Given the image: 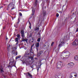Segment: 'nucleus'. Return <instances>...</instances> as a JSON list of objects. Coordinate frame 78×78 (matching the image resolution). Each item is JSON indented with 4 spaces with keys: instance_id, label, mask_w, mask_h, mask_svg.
I'll use <instances>...</instances> for the list:
<instances>
[{
    "instance_id": "f257e3e1",
    "label": "nucleus",
    "mask_w": 78,
    "mask_h": 78,
    "mask_svg": "<svg viewBox=\"0 0 78 78\" xmlns=\"http://www.w3.org/2000/svg\"><path fill=\"white\" fill-rule=\"evenodd\" d=\"M21 37L22 38L21 39L22 41H23V42H25V41L27 43H28V39L25 38L24 39V37H25V33H24V31L22 30L21 31Z\"/></svg>"
},
{
    "instance_id": "f03ea898",
    "label": "nucleus",
    "mask_w": 78,
    "mask_h": 78,
    "mask_svg": "<svg viewBox=\"0 0 78 78\" xmlns=\"http://www.w3.org/2000/svg\"><path fill=\"white\" fill-rule=\"evenodd\" d=\"M33 54H34V52H31V51H29V53H28V51H26L24 54V57L26 58V57L29 56H29H32Z\"/></svg>"
},
{
    "instance_id": "7ed1b4c3",
    "label": "nucleus",
    "mask_w": 78,
    "mask_h": 78,
    "mask_svg": "<svg viewBox=\"0 0 78 78\" xmlns=\"http://www.w3.org/2000/svg\"><path fill=\"white\" fill-rule=\"evenodd\" d=\"M43 17L42 18L41 23H42L44 20V17L46 16V11L45 10H44L43 12Z\"/></svg>"
},
{
    "instance_id": "20e7f679",
    "label": "nucleus",
    "mask_w": 78,
    "mask_h": 78,
    "mask_svg": "<svg viewBox=\"0 0 78 78\" xmlns=\"http://www.w3.org/2000/svg\"><path fill=\"white\" fill-rule=\"evenodd\" d=\"M62 62H59L57 64V69H60L62 67Z\"/></svg>"
},
{
    "instance_id": "39448f33",
    "label": "nucleus",
    "mask_w": 78,
    "mask_h": 78,
    "mask_svg": "<svg viewBox=\"0 0 78 78\" xmlns=\"http://www.w3.org/2000/svg\"><path fill=\"white\" fill-rule=\"evenodd\" d=\"M78 44V40L76 39L75 41L73 43V46H76Z\"/></svg>"
},
{
    "instance_id": "423d86ee",
    "label": "nucleus",
    "mask_w": 78,
    "mask_h": 78,
    "mask_svg": "<svg viewBox=\"0 0 78 78\" xmlns=\"http://www.w3.org/2000/svg\"><path fill=\"white\" fill-rule=\"evenodd\" d=\"M35 47H36V49L37 50V52H38L39 51V43L37 42L35 43Z\"/></svg>"
},
{
    "instance_id": "0eeeda50",
    "label": "nucleus",
    "mask_w": 78,
    "mask_h": 78,
    "mask_svg": "<svg viewBox=\"0 0 78 78\" xmlns=\"http://www.w3.org/2000/svg\"><path fill=\"white\" fill-rule=\"evenodd\" d=\"M64 39L61 42V43L60 44L58 45V47H61L63 45L65 44V43L64 42Z\"/></svg>"
},
{
    "instance_id": "6e6552de",
    "label": "nucleus",
    "mask_w": 78,
    "mask_h": 78,
    "mask_svg": "<svg viewBox=\"0 0 78 78\" xmlns=\"http://www.w3.org/2000/svg\"><path fill=\"white\" fill-rule=\"evenodd\" d=\"M10 62H12L10 65L11 66V68H12V67H16V62H13L11 61Z\"/></svg>"
},
{
    "instance_id": "1a4fd4ad",
    "label": "nucleus",
    "mask_w": 78,
    "mask_h": 78,
    "mask_svg": "<svg viewBox=\"0 0 78 78\" xmlns=\"http://www.w3.org/2000/svg\"><path fill=\"white\" fill-rule=\"evenodd\" d=\"M27 76H29V77H30V78H32V76H33L31 74H30V73L27 72Z\"/></svg>"
},
{
    "instance_id": "9d476101",
    "label": "nucleus",
    "mask_w": 78,
    "mask_h": 78,
    "mask_svg": "<svg viewBox=\"0 0 78 78\" xmlns=\"http://www.w3.org/2000/svg\"><path fill=\"white\" fill-rule=\"evenodd\" d=\"M33 47H34V44H33L31 46L30 48V49L29 51H30L31 52H34L32 50V48Z\"/></svg>"
},
{
    "instance_id": "9b49d317",
    "label": "nucleus",
    "mask_w": 78,
    "mask_h": 78,
    "mask_svg": "<svg viewBox=\"0 0 78 78\" xmlns=\"http://www.w3.org/2000/svg\"><path fill=\"white\" fill-rule=\"evenodd\" d=\"M12 54H14V55L16 54V55H17V52L16 51L13 50L12 51Z\"/></svg>"
},
{
    "instance_id": "f8f14e48",
    "label": "nucleus",
    "mask_w": 78,
    "mask_h": 78,
    "mask_svg": "<svg viewBox=\"0 0 78 78\" xmlns=\"http://www.w3.org/2000/svg\"><path fill=\"white\" fill-rule=\"evenodd\" d=\"M32 13L31 15L32 16H33V15L34 14V12H35V10H34V7H33L32 8Z\"/></svg>"
},
{
    "instance_id": "ddd939ff",
    "label": "nucleus",
    "mask_w": 78,
    "mask_h": 78,
    "mask_svg": "<svg viewBox=\"0 0 78 78\" xmlns=\"http://www.w3.org/2000/svg\"><path fill=\"white\" fill-rule=\"evenodd\" d=\"M66 53V56H69L70 54V52L69 51H66L65 52V53Z\"/></svg>"
},
{
    "instance_id": "4468645a",
    "label": "nucleus",
    "mask_w": 78,
    "mask_h": 78,
    "mask_svg": "<svg viewBox=\"0 0 78 78\" xmlns=\"http://www.w3.org/2000/svg\"><path fill=\"white\" fill-rule=\"evenodd\" d=\"M38 2V1H37V0H35V2H34V7L36 6H37V5Z\"/></svg>"
},
{
    "instance_id": "2eb2a0df",
    "label": "nucleus",
    "mask_w": 78,
    "mask_h": 78,
    "mask_svg": "<svg viewBox=\"0 0 78 78\" xmlns=\"http://www.w3.org/2000/svg\"><path fill=\"white\" fill-rule=\"evenodd\" d=\"M69 63L70 64V67H71V68H72V67H73V66H74V64H73V63L71 62Z\"/></svg>"
},
{
    "instance_id": "dca6fc26",
    "label": "nucleus",
    "mask_w": 78,
    "mask_h": 78,
    "mask_svg": "<svg viewBox=\"0 0 78 78\" xmlns=\"http://www.w3.org/2000/svg\"><path fill=\"white\" fill-rule=\"evenodd\" d=\"M0 70L2 72H4V71H3V67L2 66H1V67L0 68Z\"/></svg>"
},
{
    "instance_id": "f3484780",
    "label": "nucleus",
    "mask_w": 78,
    "mask_h": 78,
    "mask_svg": "<svg viewBox=\"0 0 78 78\" xmlns=\"http://www.w3.org/2000/svg\"><path fill=\"white\" fill-rule=\"evenodd\" d=\"M71 73L70 76V78H75L73 76L74 75V73Z\"/></svg>"
},
{
    "instance_id": "a211bd4d",
    "label": "nucleus",
    "mask_w": 78,
    "mask_h": 78,
    "mask_svg": "<svg viewBox=\"0 0 78 78\" xmlns=\"http://www.w3.org/2000/svg\"><path fill=\"white\" fill-rule=\"evenodd\" d=\"M15 42H19V41L20 40V38L16 37L15 39Z\"/></svg>"
},
{
    "instance_id": "6ab92c4d",
    "label": "nucleus",
    "mask_w": 78,
    "mask_h": 78,
    "mask_svg": "<svg viewBox=\"0 0 78 78\" xmlns=\"http://www.w3.org/2000/svg\"><path fill=\"white\" fill-rule=\"evenodd\" d=\"M74 59L76 61H78V56H76L74 57Z\"/></svg>"
},
{
    "instance_id": "aec40b11",
    "label": "nucleus",
    "mask_w": 78,
    "mask_h": 78,
    "mask_svg": "<svg viewBox=\"0 0 78 78\" xmlns=\"http://www.w3.org/2000/svg\"><path fill=\"white\" fill-rule=\"evenodd\" d=\"M67 67L68 68H70V69L72 68L70 67V65L69 63L67 65Z\"/></svg>"
},
{
    "instance_id": "412c9836",
    "label": "nucleus",
    "mask_w": 78,
    "mask_h": 78,
    "mask_svg": "<svg viewBox=\"0 0 78 78\" xmlns=\"http://www.w3.org/2000/svg\"><path fill=\"white\" fill-rule=\"evenodd\" d=\"M28 58L29 59H31L32 60H33V57L31 56H28Z\"/></svg>"
},
{
    "instance_id": "4be33fe9",
    "label": "nucleus",
    "mask_w": 78,
    "mask_h": 78,
    "mask_svg": "<svg viewBox=\"0 0 78 78\" xmlns=\"http://www.w3.org/2000/svg\"><path fill=\"white\" fill-rule=\"evenodd\" d=\"M21 57V55H19L17 56H16V59H19V58H20Z\"/></svg>"
},
{
    "instance_id": "5701e85b",
    "label": "nucleus",
    "mask_w": 78,
    "mask_h": 78,
    "mask_svg": "<svg viewBox=\"0 0 78 78\" xmlns=\"http://www.w3.org/2000/svg\"><path fill=\"white\" fill-rule=\"evenodd\" d=\"M55 78H61V76H55Z\"/></svg>"
},
{
    "instance_id": "b1692460",
    "label": "nucleus",
    "mask_w": 78,
    "mask_h": 78,
    "mask_svg": "<svg viewBox=\"0 0 78 78\" xmlns=\"http://www.w3.org/2000/svg\"><path fill=\"white\" fill-rule=\"evenodd\" d=\"M20 60L21 61H22L23 64H26V60L25 61L24 60Z\"/></svg>"
},
{
    "instance_id": "393cba45",
    "label": "nucleus",
    "mask_w": 78,
    "mask_h": 78,
    "mask_svg": "<svg viewBox=\"0 0 78 78\" xmlns=\"http://www.w3.org/2000/svg\"><path fill=\"white\" fill-rule=\"evenodd\" d=\"M42 51H40L39 52L38 55H39H39H41V54L42 53Z\"/></svg>"
},
{
    "instance_id": "a878e982",
    "label": "nucleus",
    "mask_w": 78,
    "mask_h": 78,
    "mask_svg": "<svg viewBox=\"0 0 78 78\" xmlns=\"http://www.w3.org/2000/svg\"><path fill=\"white\" fill-rule=\"evenodd\" d=\"M20 35L19 34H18L16 35V37H17V38H20Z\"/></svg>"
},
{
    "instance_id": "bb28decb",
    "label": "nucleus",
    "mask_w": 78,
    "mask_h": 78,
    "mask_svg": "<svg viewBox=\"0 0 78 78\" xmlns=\"http://www.w3.org/2000/svg\"><path fill=\"white\" fill-rule=\"evenodd\" d=\"M33 32L31 33L30 34L29 37H31V36H32V35H33Z\"/></svg>"
},
{
    "instance_id": "cd10ccee",
    "label": "nucleus",
    "mask_w": 78,
    "mask_h": 78,
    "mask_svg": "<svg viewBox=\"0 0 78 78\" xmlns=\"http://www.w3.org/2000/svg\"><path fill=\"white\" fill-rule=\"evenodd\" d=\"M37 42H40L41 41V38H39L37 40Z\"/></svg>"
},
{
    "instance_id": "c85d7f7f",
    "label": "nucleus",
    "mask_w": 78,
    "mask_h": 78,
    "mask_svg": "<svg viewBox=\"0 0 78 78\" xmlns=\"http://www.w3.org/2000/svg\"><path fill=\"white\" fill-rule=\"evenodd\" d=\"M42 9H43L44 8V4H42Z\"/></svg>"
},
{
    "instance_id": "c756f323",
    "label": "nucleus",
    "mask_w": 78,
    "mask_h": 78,
    "mask_svg": "<svg viewBox=\"0 0 78 78\" xmlns=\"http://www.w3.org/2000/svg\"><path fill=\"white\" fill-rule=\"evenodd\" d=\"M39 27H37L35 29V31H36V30H39Z\"/></svg>"
},
{
    "instance_id": "7c9ffc66",
    "label": "nucleus",
    "mask_w": 78,
    "mask_h": 78,
    "mask_svg": "<svg viewBox=\"0 0 78 78\" xmlns=\"http://www.w3.org/2000/svg\"><path fill=\"white\" fill-rule=\"evenodd\" d=\"M7 67H8V68H9V69H10V67L11 68V65H8L7 66Z\"/></svg>"
},
{
    "instance_id": "2f4dec72",
    "label": "nucleus",
    "mask_w": 78,
    "mask_h": 78,
    "mask_svg": "<svg viewBox=\"0 0 78 78\" xmlns=\"http://www.w3.org/2000/svg\"><path fill=\"white\" fill-rule=\"evenodd\" d=\"M19 44V42H16V43L15 44L16 47H17V44Z\"/></svg>"
},
{
    "instance_id": "473e14b6",
    "label": "nucleus",
    "mask_w": 78,
    "mask_h": 78,
    "mask_svg": "<svg viewBox=\"0 0 78 78\" xmlns=\"http://www.w3.org/2000/svg\"><path fill=\"white\" fill-rule=\"evenodd\" d=\"M56 17H58L59 16V14H58V13H57L56 14Z\"/></svg>"
},
{
    "instance_id": "72a5a7b5",
    "label": "nucleus",
    "mask_w": 78,
    "mask_h": 78,
    "mask_svg": "<svg viewBox=\"0 0 78 78\" xmlns=\"http://www.w3.org/2000/svg\"><path fill=\"white\" fill-rule=\"evenodd\" d=\"M53 44H54V42H53L51 43V46H53Z\"/></svg>"
},
{
    "instance_id": "f704fd0d",
    "label": "nucleus",
    "mask_w": 78,
    "mask_h": 78,
    "mask_svg": "<svg viewBox=\"0 0 78 78\" xmlns=\"http://www.w3.org/2000/svg\"><path fill=\"white\" fill-rule=\"evenodd\" d=\"M19 14L20 16H22V13L21 12H20Z\"/></svg>"
},
{
    "instance_id": "c9c22d12",
    "label": "nucleus",
    "mask_w": 78,
    "mask_h": 78,
    "mask_svg": "<svg viewBox=\"0 0 78 78\" xmlns=\"http://www.w3.org/2000/svg\"><path fill=\"white\" fill-rule=\"evenodd\" d=\"M69 55H68L67 56V55H66V58H69Z\"/></svg>"
},
{
    "instance_id": "e433bc0d",
    "label": "nucleus",
    "mask_w": 78,
    "mask_h": 78,
    "mask_svg": "<svg viewBox=\"0 0 78 78\" xmlns=\"http://www.w3.org/2000/svg\"><path fill=\"white\" fill-rule=\"evenodd\" d=\"M29 23L30 25H31V23H30V21H29Z\"/></svg>"
},
{
    "instance_id": "4c0bfd02",
    "label": "nucleus",
    "mask_w": 78,
    "mask_h": 78,
    "mask_svg": "<svg viewBox=\"0 0 78 78\" xmlns=\"http://www.w3.org/2000/svg\"><path fill=\"white\" fill-rule=\"evenodd\" d=\"M19 22H20V20H19V19L18 20V22L17 23V24H19Z\"/></svg>"
},
{
    "instance_id": "58836bf2",
    "label": "nucleus",
    "mask_w": 78,
    "mask_h": 78,
    "mask_svg": "<svg viewBox=\"0 0 78 78\" xmlns=\"http://www.w3.org/2000/svg\"><path fill=\"white\" fill-rule=\"evenodd\" d=\"M29 28H30V29H31V25H30L29 26Z\"/></svg>"
},
{
    "instance_id": "ea45409f",
    "label": "nucleus",
    "mask_w": 78,
    "mask_h": 78,
    "mask_svg": "<svg viewBox=\"0 0 78 78\" xmlns=\"http://www.w3.org/2000/svg\"><path fill=\"white\" fill-rule=\"evenodd\" d=\"M38 34H39V35H40V36H39L40 37H41V34L39 33H38Z\"/></svg>"
},
{
    "instance_id": "a19ab883",
    "label": "nucleus",
    "mask_w": 78,
    "mask_h": 78,
    "mask_svg": "<svg viewBox=\"0 0 78 78\" xmlns=\"http://www.w3.org/2000/svg\"><path fill=\"white\" fill-rule=\"evenodd\" d=\"M10 46H11V45H10V44H9V46L7 45L8 47H10Z\"/></svg>"
},
{
    "instance_id": "79ce46f5",
    "label": "nucleus",
    "mask_w": 78,
    "mask_h": 78,
    "mask_svg": "<svg viewBox=\"0 0 78 78\" xmlns=\"http://www.w3.org/2000/svg\"><path fill=\"white\" fill-rule=\"evenodd\" d=\"M6 27H3V30H5V29Z\"/></svg>"
},
{
    "instance_id": "37998d69",
    "label": "nucleus",
    "mask_w": 78,
    "mask_h": 78,
    "mask_svg": "<svg viewBox=\"0 0 78 78\" xmlns=\"http://www.w3.org/2000/svg\"><path fill=\"white\" fill-rule=\"evenodd\" d=\"M78 28H77V29L76 30V32H78Z\"/></svg>"
},
{
    "instance_id": "c03bdc74",
    "label": "nucleus",
    "mask_w": 78,
    "mask_h": 78,
    "mask_svg": "<svg viewBox=\"0 0 78 78\" xmlns=\"http://www.w3.org/2000/svg\"><path fill=\"white\" fill-rule=\"evenodd\" d=\"M46 1H47V2H49V0H45Z\"/></svg>"
},
{
    "instance_id": "a18cd8bd",
    "label": "nucleus",
    "mask_w": 78,
    "mask_h": 78,
    "mask_svg": "<svg viewBox=\"0 0 78 78\" xmlns=\"http://www.w3.org/2000/svg\"><path fill=\"white\" fill-rule=\"evenodd\" d=\"M39 68H37V72H38V71H39Z\"/></svg>"
},
{
    "instance_id": "49530a36",
    "label": "nucleus",
    "mask_w": 78,
    "mask_h": 78,
    "mask_svg": "<svg viewBox=\"0 0 78 78\" xmlns=\"http://www.w3.org/2000/svg\"><path fill=\"white\" fill-rule=\"evenodd\" d=\"M74 76H77V75H74Z\"/></svg>"
},
{
    "instance_id": "de8ad7c7",
    "label": "nucleus",
    "mask_w": 78,
    "mask_h": 78,
    "mask_svg": "<svg viewBox=\"0 0 78 78\" xmlns=\"http://www.w3.org/2000/svg\"><path fill=\"white\" fill-rule=\"evenodd\" d=\"M35 58V59H36V60H37V58Z\"/></svg>"
},
{
    "instance_id": "09e8293b",
    "label": "nucleus",
    "mask_w": 78,
    "mask_h": 78,
    "mask_svg": "<svg viewBox=\"0 0 78 78\" xmlns=\"http://www.w3.org/2000/svg\"><path fill=\"white\" fill-rule=\"evenodd\" d=\"M73 15H74V14H75V13L73 12Z\"/></svg>"
},
{
    "instance_id": "8fccbe9b",
    "label": "nucleus",
    "mask_w": 78,
    "mask_h": 78,
    "mask_svg": "<svg viewBox=\"0 0 78 78\" xmlns=\"http://www.w3.org/2000/svg\"><path fill=\"white\" fill-rule=\"evenodd\" d=\"M3 76V77H4V78H6V76Z\"/></svg>"
},
{
    "instance_id": "3c124183",
    "label": "nucleus",
    "mask_w": 78,
    "mask_h": 78,
    "mask_svg": "<svg viewBox=\"0 0 78 78\" xmlns=\"http://www.w3.org/2000/svg\"><path fill=\"white\" fill-rule=\"evenodd\" d=\"M14 9V8H12L11 9Z\"/></svg>"
},
{
    "instance_id": "603ef678",
    "label": "nucleus",
    "mask_w": 78,
    "mask_h": 78,
    "mask_svg": "<svg viewBox=\"0 0 78 78\" xmlns=\"http://www.w3.org/2000/svg\"><path fill=\"white\" fill-rule=\"evenodd\" d=\"M2 8V7H0V9H1V8Z\"/></svg>"
},
{
    "instance_id": "864d4df0",
    "label": "nucleus",
    "mask_w": 78,
    "mask_h": 78,
    "mask_svg": "<svg viewBox=\"0 0 78 78\" xmlns=\"http://www.w3.org/2000/svg\"><path fill=\"white\" fill-rule=\"evenodd\" d=\"M9 64H11V63H10V62H9Z\"/></svg>"
},
{
    "instance_id": "5fc2aeb1",
    "label": "nucleus",
    "mask_w": 78,
    "mask_h": 78,
    "mask_svg": "<svg viewBox=\"0 0 78 78\" xmlns=\"http://www.w3.org/2000/svg\"><path fill=\"white\" fill-rule=\"evenodd\" d=\"M60 6H61V4H60Z\"/></svg>"
},
{
    "instance_id": "6e6d98bb",
    "label": "nucleus",
    "mask_w": 78,
    "mask_h": 78,
    "mask_svg": "<svg viewBox=\"0 0 78 78\" xmlns=\"http://www.w3.org/2000/svg\"><path fill=\"white\" fill-rule=\"evenodd\" d=\"M31 42H33V41H32Z\"/></svg>"
},
{
    "instance_id": "4d7b16f0",
    "label": "nucleus",
    "mask_w": 78,
    "mask_h": 78,
    "mask_svg": "<svg viewBox=\"0 0 78 78\" xmlns=\"http://www.w3.org/2000/svg\"><path fill=\"white\" fill-rule=\"evenodd\" d=\"M14 35H15V36H16V34H14Z\"/></svg>"
},
{
    "instance_id": "13d9d810",
    "label": "nucleus",
    "mask_w": 78,
    "mask_h": 78,
    "mask_svg": "<svg viewBox=\"0 0 78 78\" xmlns=\"http://www.w3.org/2000/svg\"><path fill=\"white\" fill-rule=\"evenodd\" d=\"M64 59H65V58H63L64 60Z\"/></svg>"
},
{
    "instance_id": "bf43d9fd",
    "label": "nucleus",
    "mask_w": 78,
    "mask_h": 78,
    "mask_svg": "<svg viewBox=\"0 0 78 78\" xmlns=\"http://www.w3.org/2000/svg\"><path fill=\"white\" fill-rule=\"evenodd\" d=\"M8 39V38H6V39H7H7Z\"/></svg>"
},
{
    "instance_id": "052dcab7",
    "label": "nucleus",
    "mask_w": 78,
    "mask_h": 78,
    "mask_svg": "<svg viewBox=\"0 0 78 78\" xmlns=\"http://www.w3.org/2000/svg\"><path fill=\"white\" fill-rule=\"evenodd\" d=\"M41 19V18H39V20H40Z\"/></svg>"
},
{
    "instance_id": "680f3d73",
    "label": "nucleus",
    "mask_w": 78,
    "mask_h": 78,
    "mask_svg": "<svg viewBox=\"0 0 78 78\" xmlns=\"http://www.w3.org/2000/svg\"><path fill=\"white\" fill-rule=\"evenodd\" d=\"M64 5H63V7H64Z\"/></svg>"
},
{
    "instance_id": "e2e57ef3",
    "label": "nucleus",
    "mask_w": 78,
    "mask_h": 78,
    "mask_svg": "<svg viewBox=\"0 0 78 78\" xmlns=\"http://www.w3.org/2000/svg\"><path fill=\"white\" fill-rule=\"evenodd\" d=\"M14 61V60H13V62Z\"/></svg>"
},
{
    "instance_id": "0e129e2a",
    "label": "nucleus",
    "mask_w": 78,
    "mask_h": 78,
    "mask_svg": "<svg viewBox=\"0 0 78 78\" xmlns=\"http://www.w3.org/2000/svg\"><path fill=\"white\" fill-rule=\"evenodd\" d=\"M41 66V65H40V66Z\"/></svg>"
},
{
    "instance_id": "69168bd1",
    "label": "nucleus",
    "mask_w": 78,
    "mask_h": 78,
    "mask_svg": "<svg viewBox=\"0 0 78 78\" xmlns=\"http://www.w3.org/2000/svg\"><path fill=\"white\" fill-rule=\"evenodd\" d=\"M31 17H32V16H31Z\"/></svg>"
}]
</instances>
